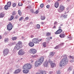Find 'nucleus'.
<instances>
[{"mask_svg":"<svg viewBox=\"0 0 74 74\" xmlns=\"http://www.w3.org/2000/svg\"><path fill=\"white\" fill-rule=\"evenodd\" d=\"M23 68L25 69L23 71V73L27 74L29 72V70L32 68V65L30 63L26 64L23 65Z\"/></svg>","mask_w":74,"mask_h":74,"instance_id":"1","label":"nucleus"},{"mask_svg":"<svg viewBox=\"0 0 74 74\" xmlns=\"http://www.w3.org/2000/svg\"><path fill=\"white\" fill-rule=\"evenodd\" d=\"M69 60L67 57L63 58L60 61V67H62L66 66L68 63Z\"/></svg>","mask_w":74,"mask_h":74,"instance_id":"2","label":"nucleus"},{"mask_svg":"<svg viewBox=\"0 0 74 74\" xmlns=\"http://www.w3.org/2000/svg\"><path fill=\"white\" fill-rule=\"evenodd\" d=\"M44 57H41L36 62L35 64V66L36 67H38L40 66L41 64L42 63V62H44Z\"/></svg>","mask_w":74,"mask_h":74,"instance_id":"3","label":"nucleus"},{"mask_svg":"<svg viewBox=\"0 0 74 74\" xmlns=\"http://www.w3.org/2000/svg\"><path fill=\"white\" fill-rule=\"evenodd\" d=\"M22 46V42L21 41H19L16 44V47H14V48H16L17 50L20 49Z\"/></svg>","mask_w":74,"mask_h":74,"instance_id":"4","label":"nucleus"},{"mask_svg":"<svg viewBox=\"0 0 74 74\" xmlns=\"http://www.w3.org/2000/svg\"><path fill=\"white\" fill-rule=\"evenodd\" d=\"M7 30H12V27H13L12 24H11V23H9L7 25Z\"/></svg>","mask_w":74,"mask_h":74,"instance_id":"5","label":"nucleus"},{"mask_svg":"<svg viewBox=\"0 0 74 74\" xmlns=\"http://www.w3.org/2000/svg\"><path fill=\"white\" fill-rule=\"evenodd\" d=\"M10 51L8 49H5L3 51V56H5L7 55L9 53Z\"/></svg>","mask_w":74,"mask_h":74,"instance_id":"6","label":"nucleus"},{"mask_svg":"<svg viewBox=\"0 0 74 74\" xmlns=\"http://www.w3.org/2000/svg\"><path fill=\"white\" fill-rule=\"evenodd\" d=\"M64 9V7L63 5H60V8L58 10V11L59 12H62Z\"/></svg>","mask_w":74,"mask_h":74,"instance_id":"7","label":"nucleus"},{"mask_svg":"<svg viewBox=\"0 0 74 74\" xmlns=\"http://www.w3.org/2000/svg\"><path fill=\"white\" fill-rule=\"evenodd\" d=\"M24 53H25L24 52V51H23V49H21L19 50L18 53V54L19 55L22 56V55H23Z\"/></svg>","mask_w":74,"mask_h":74,"instance_id":"8","label":"nucleus"},{"mask_svg":"<svg viewBox=\"0 0 74 74\" xmlns=\"http://www.w3.org/2000/svg\"><path fill=\"white\" fill-rule=\"evenodd\" d=\"M49 62L50 63H51V67H52V68H53V67H54L56 66V64L55 63H52L53 62L51 60H49Z\"/></svg>","mask_w":74,"mask_h":74,"instance_id":"9","label":"nucleus"},{"mask_svg":"<svg viewBox=\"0 0 74 74\" xmlns=\"http://www.w3.org/2000/svg\"><path fill=\"white\" fill-rule=\"evenodd\" d=\"M30 52L33 54H34L37 52V50L35 49H30Z\"/></svg>","mask_w":74,"mask_h":74,"instance_id":"10","label":"nucleus"},{"mask_svg":"<svg viewBox=\"0 0 74 74\" xmlns=\"http://www.w3.org/2000/svg\"><path fill=\"white\" fill-rule=\"evenodd\" d=\"M32 41L35 44H39V42H38V38H34L33 39Z\"/></svg>","mask_w":74,"mask_h":74,"instance_id":"11","label":"nucleus"},{"mask_svg":"<svg viewBox=\"0 0 74 74\" xmlns=\"http://www.w3.org/2000/svg\"><path fill=\"white\" fill-rule=\"evenodd\" d=\"M63 32L62 29H58L56 32L55 33V34H60Z\"/></svg>","mask_w":74,"mask_h":74,"instance_id":"12","label":"nucleus"},{"mask_svg":"<svg viewBox=\"0 0 74 74\" xmlns=\"http://www.w3.org/2000/svg\"><path fill=\"white\" fill-rule=\"evenodd\" d=\"M21 71V69H17L15 71L14 73V74H17V73H19Z\"/></svg>","mask_w":74,"mask_h":74,"instance_id":"13","label":"nucleus"},{"mask_svg":"<svg viewBox=\"0 0 74 74\" xmlns=\"http://www.w3.org/2000/svg\"><path fill=\"white\" fill-rule=\"evenodd\" d=\"M29 46L31 47H32L34 45V43L33 42H31L29 43Z\"/></svg>","mask_w":74,"mask_h":74,"instance_id":"14","label":"nucleus"},{"mask_svg":"<svg viewBox=\"0 0 74 74\" xmlns=\"http://www.w3.org/2000/svg\"><path fill=\"white\" fill-rule=\"evenodd\" d=\"M59 36L60 38H64L65 37V35L64 34H61L59 35Z\"/></svg>","mask_w":74,"mask_h":74,"instance_id":"15","label":"nucleus"},{"mask_svg":"<svg viewBox=\"0 0 74 74\" xmlns=\"http://www.w3.org/2000/svg\"><path fill=\"white\" fill-rule=\"evenodd\" d=\"M59 3L56 2L55 3V7L56 8H58L59 7Z\"/></svg>","mask_w":74,"mask_h":74,"instance_id":"16","label":"nucleus"},{"mask_svg":"<svg viewBox=\"0 0 74 74\" xmlns=\"http://www.w3.org/2000/svg\"><path fill=\"white\" fill-rule=\"evenodd\" d=\"M3 16H4V14L3 12H2L0 13V18H3Z\"/></svg>","mask_w":74,"mask_h":74,"instance_id":"17","label":"nucleus"},{"mask_svg":"<svg viewBox=\"0 0 74 74\" xmlns=\"http://www.w3.org/2000/svg\"><path fill=\"white\" fill-rule=\"evenodd\" d=\"M48 65V62H45L44 64V67H47Z\"/></svg>","mask_w":74,"mask_h":74,"instance_id":"18","label":"nucleus"},{"mask_svg":"<svg viewBox=\"0 0 74 74\" xmlns=\"http://www.w3.org/2000/svg\"><path fill=\"white\" fill-rule=\"evenodd\" d=\"M11 2H8L7 3V6H8L9 7H10L11 5Z\"/></svg>","mask_w":74,"mask_h":74,"instance_id":"19","label":"nucleus"},{"mask_svg":"<svg viewBox=\"0 0 74 74\" xmlns=\"http://www.w3.org/2000/svg\"><path fill=\"white\" fill-rule=\"evenodd\" d=\"M14 16H12L9 19V21H12L14 19Z\"/></svg>","mask_w":74,"mask_h":74,"instance_id":"20","label":"nucleus"},{"mask_svg":"<svg viewBox=\"0 0 74 74\" xmlns=\"http://www.w3.org/2000/svg\"><path fill=\"white\" fill-rule=\"evenodd\" d=\"M40 18L41 20H44L45 19V17L44 16H41Z\"/></svg>","mask_w":74,"mask_h":74,"instance_id":"21","label":"nucleus"},{"mask_svg":"<svg viewBox=\"0 0 74 74\" xmlns=\"http://www.w3.org/2000/svg\"><path fill=\"white\" fill-rule=\"evenodd\" d=\"M47 46V42H44L43 43V46L44 47H46Z\"/></svg>","mask_w":74,"mask_h":74,"instance_id":"22","label":"nucleus"},{"mask_svg":"<svg viewBox=\"0 0 74 74\" xmlns=\"http://www.w3.org/2000/svg\"><path fill=\"white\" fill-rule=\"evenodd\" d=\"M17 38H16V37H12V40L14 41V40H16Z\"/></svg>","mask_w":74,"mask_h":74,"instance_id":"23","label":"nucleus"},{"mask_svg":"<svg viewBox=\"0 0 74 74\" xmlns=\"http://www.w3.org/2000/svg\"><path fill=\"white\" fill-rule=\"evenodd\" d=\"M41 74H46V72L45 71H40Z\"/></svg>","mask_w":74,"mask_h":74,"instance_id":"24","label":"nucleus"},{"mask_svg":"<svg viewBox=\"0 0 74 74\" xmlns=\"http://www.w3.org/2000/svg\"><path fill=\"white\" fill-rule=\"evenodd\" d=\"M4 41L5 42H7L8 41V38H6L5 39Z\"/></svg>","mask_w":74,"mask_h":74,"instance_id":"25","label":"nucleus"},{"mask_svg":"<svg viewBox=\"0 0 74 74\" xmlns=\"http://www.w3.org/2000/svg\"><path fill=\"white\" fill-rule=\"evenodd\" d=\"M8 7H8V6H7V5H5L4 7L5 10H8Z\"/></svg>","mask_w":74,"mask_h":74,"instance_id":"26","label":"nucleus"},{"mask_svg":"<svg viewBox=\"0 0 74 74\" xmlns=\"http://www.w3.org/2000/svg\"><path fill=\"white\" fill-rule=\"evenodd\" d=\"M23 19H24V18L23 16H22L19 18V21H22Z\"/></svg>","mask_w":74,"mask_h":74,"instance_id":"27","label":"nucleus"},{"mask_svg":"<svg viewBox=\"0 0 74 74\" xmlns=\"http://www.w3.org/2000/svg\"><path fill=\"white\" fill-rule=\"evenodd\" d=\"M51 35V33L50 32H47L46 33L47 36H49Z\"/></svg>","mask_w":74,"mask_h":74,"instance_id":"28","label":"nucleus"},{"mask_svg":"<svg viewBox=\"0 0 74 74\" xmlns=\"http://www.w3.org/2000/svg\"><path fill=\"white\" fill-rule=\"evenodd\" d=\"M18 13L20 15H21L22 14V12H21V11L20 10H18Z\"/></svg>","mask_w":74,"mask_h":74,"instance_id":"29","label":"nucleus"},{"mask_svg":"<svg viewBox=\"0 0 74 74\" xmlns=\"http://www.w3.org/2000/svg\"><path fill=\"white\" fill-rule=\"evenodd\" d=\"M36 27L37 29H40V25L39 24H37L36 25Z\"/></svg>","mask_w":74,"mask_h":74,"instance_id":"30","label":"nucleus"},{"mask_svg":"<svg viewBox=\"0 0 74 74\" xmlns=\"http://www.w3.org/2000/svg\"><path fill=\"white\" fill-rule=\"evenodd\" d=\"M18 5L19 6H22V3L21 2H19L18 3Z\"/></svg>","mask_w":74,"mask_h":74,"instance_id":"31","label":"nucleus"},{"mask_svg":"<svg viewBox=\"0 0 74 74\" xmlns=\"http://www.w3.org/2000/svg\"><path fill=\"white\" fill-rule=\"evenodd\" d=\"M16 3H14L12 5V6L13 7H16Z\"/></svg>","mask_w":74,"mask_h":74,"instance_id":"32","label":"nucleus"},{"mask_svg":"<svg viewBox=\"0 0 74 74\" xmlns=\"http://www.w3.org/2000/svg\"><path fill=\"white\" fill-rule=\"evenodd\" d=\"M50 56H53V53L52 52H51L50 53Z\"/></svg>","mask_w":74,"mask_h":74,"instance_id":"33","label":"nucleus"},{"mask_svg":"<svg viewBox=\"0 0 74 74\" xmlns=\"http://www.w3.org/2000/svg\"><path fill=\"white\" fill-rule=\"evenodd\" d=\"M12 14V15H16V12H13Z\"/></svg>","mask_w":74,"mask_h":74,"instance_id":"34","label":"nucleus"},{"mask_svg":"<svg viewBox=\"0 0 74 74\" xmlns=\"http://www.w3.org/2000/svg\"><path fill=\"white\" fill-rule=\"evenodd\" d=\"M69 58H71L72 59H74V57H73V56H69Z\"/></svg>","mask_w":74,"mask_h":74,"instance_id":"35","label":"nucleus"},{"mask_svg":"<svg viewBox=\"0 0 74 74\" xmlns=\"http://www.w3.org/2000/svg\"><path fill=\"white\" fill-rule=\"evenodd\" d=\"M40 6L41 8H42L44 7V4H41L40 5Z\"/></svg>","mask_w":74,"mask_h":74,"instance_id":"36","label":"nucleus"},{"mask_svg":"<svg viewBox=\"0 0 74 74\" xmlns=\"http://www.w3.org/2000/svg\"><path fill=\"white\" fill-rule=\"evenodd\" d=\"M57 24H58V22H57L56 21H55L54 22V25H57Z\"/></svg>","mask_w":74,"mask_h":74,"instance_id":"37","label":"nucleus"},{"mask_svg":"<svg viewBox=\"0 0 74 74\" xmlns=\"http://www.w3.org/2000/svg\"><path fill=\"white\" fill-rule=\"evenodd\" d=\"M32 56V58H35V57H36V56L35 55H33Z\"/></svg>","mask_w":74,"mask_h":74,"instance_id":"38","label":"nucleus"},{"mask_svg":"<svg viewBox=\"0 0 74 74\" xmlns=\"http://www.w3.org/2000/svg\"><path fill=\"white\" fill-rule=\"evenodd\" d=\"M42 40V39H40L39 40H38V42H40Z\"/></svg>","mask_w":74,"mask_h":74,"instance_id":"39","label":"nucleus"},{"mask_svg":"<svg viewBox=\"0 0 74 74\" xmlns=\"http://www.w3.org/2000/svg\"><path fill=\"white\" fill-rule=\"evenodd\" d=\"M67 16L64 15H63V17H64V18H67Z\"/></svg>","mask_w":74,"mask_h":74,"instance_id":"40","label":"nucleus"},{"mask_svg":"<svg viewBox=\"0 0 74 74\" xmlns=\"http://www.w3.org/2000/svg\"><path fill=\"white\" fill-rule=\"evenodd\" d=\"M50 7V6L49 5H48L46 7H47V8H49Z\"/></svg>","mask_w":74,"mask_h":74,"instance_id":"41","label":"nucleus"},{"mask_svg":"<svg viewBox=\"0 0 74 74\" xmlns=\"http://www.w3.org/2000/svg\"><path fill=\"white\" fill-rule=\"evenodd\" d=\"M38 12V10H36L35 12V13L36 14H37Z\"/></svg>","mask_w":74,"mask_h":74,"instance_id":"42","label":"nucleus"},{"mask_svg":"<svg viewBox=\"0 0 74 74\" xmlns=\"http://www.w3.org/2000/svg\"><path fill=\"white\" fill-rule=\"evenodd\" d=\"M29 18L28 17H27L25 18V20H28V19H29Z\"/></svg>","mask_w":74,"mask_h":74,"instance_id":"43","label":"nucleus"},{"mask_svg":"<svg viewBox=\"0 0 74 74\" xmlns=\"http://www.w3.org/2000/svg\"><path fill=\"white\" fill-rule=\"evenodd\" d=\"M49 40H47V43H49V41H50V40L49 39Z\"/></svg>","mask_w":74,"mask_h":74,"instance_id":"44","label":"nucleus"},{"mask_svg":"<svg viewBox=\"0 0 74 74\" xmlns=\"http://www.w3.org/2000/svg\"><path fill=\"white\" fill-rule=\"evenodd\" d=\"M62 29V27H61V26H59V27H58V29Z\"/></svg>","mask_w":74,"mask_h":74,"instance_id":"45","label":"nucleus"},{"mask_svg":"<svg viewBox=\"0 0 74 74\" xmlns=\"http://www.w3.org/2000/svg\"><path fill=\"white\" fill-rule=\"evenodd\" d=\"M31 38H33V37H34V35H31Z\"/></svg>","mask_w":74,"mask_h":74,"instance_id":"46","label":"nucleus"},{"mask_svg":"<svg viewBox=\"0 0 74 74\" xmlns=\"http://www.w3.org/2000/svg\"><path fill=\"white\" fill-rule=\"evenodd\" d=\"M70 62L71 63H73V62H74V60H71L70 61Z\"/></svg>","mask_w":74,"mask_h":74,"instance_id":"47","label":"nucleus"},{"mask_svg":"<svg viewBox=\"0 0 74 74\" xmlns=\"http://www.w3.org/2000/svg\"><path fill=\"white\" fill-rule=\"evenodd\" d=\"M58 46H56L55 48V49H58Z\"/></svg>","mask_w":74,"mask_h":74,"instance_id":"48","label":"nucleus"},{"mask_svg":"<svg viewBox=\"0 0 74 74\" xmlns=\"http://www.w3.org/2000/svg\"><path fill=\"white\" fill-rule=\"evenodd\" d=\"M30 11L32 12H33V9L31 10Z\"/></svg>","mask_w":74,"mask_h":74,"instance_id":"49","label":"nucleus"},{"mask_svg":"<svg viewBox=\"0 0 74 74\" xmlns=\"http://www.w3.org/2000/svg\"><path fill=\"white\" fill-rule=\"evenodd\" d=\"M18 18V16H16V17H15V18L16 19H17V18Z\"/></svg>","mask_w":74,"mask_h":74,"instance_id":"50","label":"nucleus"},{"mask_svg":"<svg viewBox=\"0 0 74 74\" xmlns=\"http://www.w3.org/2000/svg\"><path fill=\"white\" fill-rule=\"evenodd\" d=\"M41 23V24H42V25H43V24H44V22H42Z\"/></svg>","mask_w":74,"mask_h":74,"instance_id":"51","label":"nucleus"},{"mask_svg":"<svg viewBox=\"0 0 74 74\" xmlns=\"http://www.w3.org/2000/svg\"><path fill=\"white\" fill-rule=\"evenodd\" d=\"M55 27H56L55 26V25H54L53 27V29H55Z\"/></svg>","mask_w":74,"mask_h":74,"instance_id":"52","label":"nucleus"},{"mask_svg":"<svg viewBox=\"0 0 74 74\" xmlns=\"http://www.w3.org/2000/svg\"><path fill=\"white\" fill-rule=\"evenodd\" d=\"M52 37H50V39H52Z\"/></svg>","mask_w":74,"mask_h":74,"instance_id":"53","label":"nucleus"},{"mask_svg":"<svg viewBox=\"0 0 74 74\" xmlns=\"http://www.w3.org/2000/svg\"><path fill=\"white\" fill-rule=\"evenodd\" d=\"M2 36H0V39H1Z\"/></svg>","mask_w":74,"mask_h":74,"instance_id":"54","label":"nucleus"},{"mask_svg":"<svg viewBox=\"0 0 74 74\" xmlns=\"http://www.w3.org/2000/svg\"><path fill=\"white\" fill-rule=\"evenodd\" d=\"M51 73H52V72H49V74H51Z\"/></svg>","mask_w":74,"mask_h":74,"instance_id":"55","label":"nucleus"},{"mask_svg":"<svg viewBox=\"0 0 74 74\" xmlns=\"http://www.w3.org/2000/svg\"><path fill=\"white\" fill-rule=\"evenodd\" d=\"M36 74H40V73H36Z\"/></svg>","mask_w":74,"mask_h":74,"instance_id":"56","label":"nucleus"},{"mask_svg":"<svg viewBox=\"0 0 74 74\" xmlns=\"http://www.w3.org/2000/svg\"><path fill=\"white\" fill-rule=\"evenodd\" d=\"M31 62L32 63V62H33V61H31Z\"/></svg>","mask_w":74,"mask_h":74,"instance_id":"57","label":"nucleus"},{"mask_svg":"<svg viewBox=\"0 0 74 74\" xmlns=\"http://www.w3.org/2000/svg\"><path fill=\"white\" fill-rule=\"evenodd\" d=\"M7 74H10V73H8Z\"/></svg>","mask_w":74,"mask_h":74,"instance_id":"58","label":"nucleus"},{"mask_svg":"<svg viewBox=\"0 0 74 74\" xmlns=\"http://www.w3.org/2000/svg\"><path fill=\"white\" fill-rule=\"evenodd\" d=\"M21 59L22 60L23 59V58H21Z\"/></svg>","mask_w":74,"mask_h":74,"instance_id":"59","label":"nucleus"},{"mask_svg":"<svg viewBox=\"0 0 74 74\" xmlns=\"http://www.w3.org/2000/svg\"><path fill=\"white\" fill-rule=\"evenodd\" d=\"M59 0H58V1H59Z\"/></svg>","mask_w":74,"mask_h":74,"instance_id":"60","label":"nucleus"},{"mask_svg":"<svg viewBox=\"0 0 74 74\" xmlns=\"http://www.w3.org/2000/svg\"><path fill=\"white\" fill-rule=\"evenodd\" d=\"M47 39V38H46Z\"/></svg>","mask_w":74,"mask_h":74,"instance_id":"61","label":"nucleus"}]
</instances>
